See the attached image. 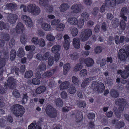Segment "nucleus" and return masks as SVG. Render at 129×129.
Segmentation results:
<instances>
[{"mask_svg": "<svg viewBox=\"0 0 129 129\" xmlns=\"http://www.w3.org/2000/svg\"><path fill=\"white\" fill-rule=\"evenodd\" d=\"M12 112L16 116L21 117L24 113V107L19 104L14 105L11 108Z\"/></svg>", "mask_w": 129, "mask_h": 129, "instance_id": "obj_1", "label": "nucleus"}, {"mask_svg": "<svg viewBox=\"0 0 129 129\" xmlns=\"http://www.w3.org/2000/svg\"><path fill=\"white\" fill-rule=\"evenodd\" d=\"M27 10L28 12L31 13L35 15H39L41 12L40 8L34 4L28 5L27 7Z\"/></svg>", "mask_w": 129, "mask_h": 129, "instance_id": "obj_2", "label": "nucleus"}, {"mask_svg": "<svg viewBox=\"0 0 129 129\" xmlns=\"http://www.w3.org/2000/svg\"><path fill=\"white\" fill-rule=\"evenodd\" d=\"M92 87L94 91H98L99 93H102L105 89L104 84L101 82H98L96 81L93 82Z\"/></svg>", "mask_w": 129, "mask_h": 129, "instance_id": "obj_3", "label": "nucleus"}, {"mask_svg": "<svg viewBox=\"0 0 129 129\" xmlns=\"http://www.w3.org/2000/svg\"><path fill=\"white\" fill-rule=\"evenodd\" d=\"M46 111L48 116L51 118H54L57 116V111L50 105L47 106Z\"/></svg>", "mask_w": 129, "mask_h": 129, "instance_id": "obj_4", "label": "nucleus"}, {"mask_svg": "<svg viewBox=\"0 0 129 129\" xmlns=\"http://www.w3.org/2000/svg\"><path fill=\"white\" fill-rule=\"evenodd\" d=\"M84 8V6L80 4H74L72 6L71 9L74 13H77L81 12Z\"/></svg>", "mask_w": 129, "mask_h": 129, "instance_id": "obj_5", "label": "nucleus"}, {"mask_svg": "<svg viewBox=\"0 0 129 129\" xmlns=\"http://www.w3.org/2000/svg\"><path fill=\"white\" fill-rule=\"evenodd\" d=\"M7 18L8 22L11 24L15 23L18 18L15 14L8 13Z\"/></svg>", "mask_w": 129, "mask_h": 129, "instance_id": "obj_6", "label": "nucleus"}, {"mask_svg": "<svg viewBox=\"0 0 129 129\" xmlns=\"http://www.w3.org/2000/svg\"><path fill=\"white\" fill-rule=\"evenodd\" d=\"M124 47L125 48L126 52L124 47L123 48H121V59L123 60H125L128 56H129V46Z\"/></svg>", "mask_w": 129, "mask_h": 129, "instance_id": "obj_7", "label": "nucleus"}, {"mask_svg": "<svg viewBox=\"0 0 129 129\" xmlns=\"http://www.w3.org/2000/svg\"><path fill=\"white\" fill-rule=\"evenodd\" d=\"M22 19L25 22V23L29 27L33 26V23L30 18L26 15H22L21 16Z\"/></svg>", "mask_w": 129, "mask_h": 129, "instance_id": "obj_8", "label": "nucleus"}, {"mask_svg": "<svg viewBox=\"0 0 129 129\" xmlns=\"http://www.w3.org/2000/svg\"><path fill=\"white\" fill-rule=\"evenodd\" d=\"M15 80L12 77L9 78L7 80V85L9 88L11 89H13L15 87Z\"/></svg>", "mask_w": 129, "mask_h": 129, "instance_id": "obj_9", "label": "nucleus"}, {"mask_svg": "<svg viewBox=\"0 0 129 129\" xmlns=\"http://www.w3.org/2000/svg\"><path fill=\"white\" fill-rule=\"evenodd\" d=\"M6 6L7 9L12 12L15 11L17 8V5L14 3H10L7 4Z\"/></svg>", "mask_w": 129, "mask_h": 129, "instance_id": "obj_10", "label": "nucleus"}, {"mask_svg": "<svg viewBox=\"0 0 129 129\" xmlns=\"http://www.w3.org/2000/svg\"><path fill=\"white\" fill-rule=\"evenodd\" d=\"M70 7V6L67 3H64L61 4L59 7L60 11L61 12L66 11Z\"/></svg>", "mask_w": 129, "mask_h": 129, "instance_id": "obj_11", "label": "nucleus"}, {"mask_svg": "<svg viewBox=\"0 0 129 129\" xmlns=\"http://www.w3.org/2000/svg\"><path fill=\"white\" fill-rule=\"evenodd\" d=\"M46 66L45 63L41 62L40 65L38 66L36 69L37 72H40L44 71L46 69Z\"/></svg>", "mask_w": 129, "mask_h": 129, "instance_id": "obj_12", "label": "nucleus"}, {"mask_svg": "<svg viewBox=\"0 0 129 129\" xmlns=\"http://www.w3.org/2000/svg\"><path fill=\"white\" fill-rule=\"evenodd\" d=\"M80 44L79 38H76L73 39V44L75 48L77 49H79L80 48Z\"/></svg>", "mask_w": 129, "mask_h": 129, "instance_id": "obj_13", "label": "nucleus"}, {"mask_svg": "<svg viewBox=\"0 0 129 129\" xmlns=\"http://www.w3.org/2000/svg\"><path fill=\"white\" fill-rule=\"evenodd\" d=\"M24 28V27L22 23L21 22L19 23L16 27V33L18 34L22 33Z\"/></svg>", "mask_w": 129, "mask_h": 129, "instance_id": "obj_14", "label": "nucleus"}, {"mask_svg": "<svg viewBox=\"0 0 129 129\" xmlns=\"http://www.w3.org/2000/svg\"><path fill=\"white\" fill-rule=\"evenodd\" d=\"M128 13V9L126 7H124L121 9V18L124 21H126L127 17L124 15H126Z\"/></svg>", "mask_w": 129, "mask_h": 129, "instance_id": "obj_15", "label": "nucleus"}, {"mask_svg": "<svg viewBox=\"0 0 129 129\" xmlns=\"http://www.w3.org/2000/svg\"><path fill=\"white\" fill-rule=\"evenodd\" d=\"M67 21L71 24L73 25H76L78 23L77 19L74 17L69 18L68 19Z\"/></svg>", "mask_w": 129, "mask_h": 129, "instance_id": "obj_16", "label": "nucleus"}, {"mask_svg": "<svg viewBox=\"0 0 129 129\" xmlns=\"http://www.w3.org/2000/svg\"><path fill=\"white\" fill-rule=\"evenodd\" d=\"M75 118L76 121L79 122L81 121L83 119V114L80 111H78L76 112Z\"/></svg>", "mask_w": 129, "mask_h": 129, "instance_id": "obj_17", "label": "nucleus"}, {"mask_svg": "<svg viewBox=\"0 0 129 129\" xmlns=\"http://www.w3.org/2000/svg\"><path fill=\"white\" fill-rule=\"evenodd\" d=\"M41 26L43 29L46 31H49L51 29V25L46 23H42Z\"/></svg>", "mask_w": 129, "mask_h": 129, "instance_id": "obj_18", "label": "nucleus"}, {"mask_svg": "<svg viewBox=\"0 0 129 129\" xmlns=\"http://www.w3.org/2000/svg\"><path fill=\"white\" fill-rule=\"evenodd\" d=\"M105 4L108 7H113L115 5V0H106Z\"/></svg>", "mask_w": 129, "mask_h": 129, "instance_id": "obj_19", "label": "nucleus"}, {"mask_svg": "<svg viewBox=\"0 0 129 129\" xmlns=\"http://www.w3.org/2000/svg\"><path fill=\"white\" fill-rule=\"evenodd\" d=\"M46 89V88L44 86H42L38 87L35 91L36 93L37 94H40L44 92Z\"/></svg>", "mask_w": 129, "mask_h": 129, "instance_id": "obj_20", "label": "nucleus"}, {"mask_svg": "<svg viewBox=\"0 0 129 129\" xmlns=\"http://www.w3.org/2000/svg\"><path fill=\"white\" fill-rule=\"evenodd\" d=\"M70 85V83L69 82H64L60 85L59 88L60 90H63L68 88Z\"/></svg>", "mask_w": 129, "mask_h": 129, "instance_id": "obj_21", "label": "nucleus"}, {"mask_svg": "<svg viewBox=\"0 0 129 129\" xmlns=\"http://www.w3.org/2000/svg\"><path fill=\"white\" fill-rule=\"evenodd\" d=\"M94 63V61L91 58H88L85 59V63L88 67L92 66Z\"/></svg>", "mask_w": 129, "mask_h": 129, "instance_id": "obj_22", "label": "nucleus"}, {"mask_svg": "<svg viewBox=\"0 0 129 129\" xmlns=\"http://www.w3.org/2000/svg\"><path fill=\"white\" fill-rule=\"evenodd\" d=\"M61 48V46L59 45H54L52 48L51 51L54 53L57 52Z\"/></svg>", "mask_w": 129, "mask_h": 129, "instance_id": "obj_23", "label": "nucleus"}, {"mask_svg": "<svg viewBox=\"0 0 129 129\" xmlns=\"http://www.w3.org/2000/svg\"><path fill=\"white\" fill-rule=\"evenodd\" d=\"M111 23L113 27L116 28L119 25V22L118 19L115 18L112 21Z\"/></svg>", "mask_w": 129, "mask_h": 129, "instance_id": "obj_24", "label": "nucleus"}, {"mask_svg": "<svg viewBox=\"0 0 129 129\" xmlns=\"http://www.w3.org/2000/svg\"><path fill=\"white\" fill-rule=\"evenodd\" d=\"M24 52L23 49L20 48L17 52V55L20 57H22L24 56Z\"/></svg>", "mask_w": 129, "mask_h": 129, "instance_id": "obj_25", "label": "nucleus"}, {"mask_svg": "<svg viewBox=\"0 0 129 129\" xmlns=\"http://www.w3.org/2000/svg\"><path fill=\"white\" fill-rule=\"evenodd\" d=\"M110 94L112 96L115 98L118 97L119 95L118 92L113 89L111 90Z\"/></svg>", "mask_w": 129, "mask_h": 129, "instance_id": "obj_26", "label": "nucleus"}, {"mask_svg": "<svg viewBox=\"0 0 129 129\" xmlns=\"http://www.w3.org/2000/svg\"><path fill=\"white\" fill-rule=\"evenodd\" d=\"M70 64L69 63H67L65 64L63 66V74L64 75H66L68 72L70 70Z\"/></svg>", "mask_w": 129, "mask_h": 129, "instance_id": "obj_27", "label": "nucleus"}, {"mask_svg": "<svg viewBox=\"0 0 129 129\" xmlns=\"http://www.w3.org/2000/svg\"><path fill=\"white\" fill-rule=\"evenodd\" d=\"M27 36L25 34H22L20 37V41L21 43L23 44H25L27 42Z\"/></svg>", "mask_w": 129, "mask_h": 129, "instance_id": "obj_28", "label": "nucleus"}, {"mask_svg": "<svg viewBox=\"0 0 129 129\" xmlns=\"http://www.w3.org/2000/svg\"><path fill=\"white\" fill-rule=\"evenodd\" d=\"M89 37L91 36L92 35V31L91 29H86L82 32Z\"/></svg>", "mask_w": 129, "mask_h": 129, "instance_id": "obj_29", "label": "nucleus"}, {"mask_svg": "<svg viewBox=\"0 0 129 129\" xmlns=\"http://www.w3.org/2000/svg\"><path fill=\"white\" fill-rule=\"evenodd\" d=\"M2 38L6 41H8L10 39L9 35L6 33H2L1 34Z\"/></svg>", "mask_w": 129, "mask_h": 129, "instance_id": "obj_30", "label": "nucleus"}, {"mask_svg": "<svg viewBox=\"0 0 129 129\" xmlns=\"http://www.w3.org/2000/svg\"><path fill=\"white\" fill-rule=\"evenodd\" d=\"M52 71H48L44 73L42 75V77L45 78L48 77H50L52 75Z\"/></svg>", "mask_w": 129, "mask_h": 129, "instance_id": "obj_31", "label": "nucleus"}, {"mask_svg": "<svg viewBox=\"0 0 129 129\" xmlns=\"http://www.w3.org/2000/svg\"><path fill=\"white\" fill-rule=\"evenodd\" d=\"M55 103L56 105L58 107H61L62 106L63 102L60 98H57L55 100Z\"/></svg>", "mask_w": 129, "mask_h": 129, "instance_id": "obj_32", "label": "nucleus"}, {"mask_svg": "<svg viewBox=\"0 0 129 129\" xmlns=\"http://www.w3.org/2000/svg\"><path fill=\"white\" fill-rule=\"evenodd\" d=\"M33 75V72L31 70L28 71L25 73L24 77L26 78H30Z\"/></svg>", "mask_w": 129, "mask_h": 129, "instance_id": "obj_33", "label": "nucleus"}, {"mask_svg": "<svg viewBox=\"0 0 129 129\" xmlns=\"http://www.w3.org/2000/svg\"><path fill=\"white\" fill-rule=\"evenodd\" d=\"M65 27V25L64 24L60 23L57 26L56 29L59 31H61L63 30Z\"/></svg>", "mask_w": 129, "mask_h": 129, "instance_id": "obj_34", "label": "nucleus"}, {"mask_svg": "<svg viewBox=\"0 0 129 129\" xmlns=\"http://www.w3.org/2000/svg\"><path fill=\"white\" fill-rule=\"evenodd\" d=\"M16 53L15 50L12 49L11 51L10 54V57L12 60H14L15 58Z\"/></svg>", "mask_w": 129, "mask_h": 129, "instance_id": "obj_35", "label": "nucleus"}, {"mask_svg": "<svg viewBox=\"0 0 129 129\" xmlns=\"http://www.w3.org/2000/svg\"><path fill=\"white\" fill-rule=\"evenodd\" d=\"M6 62V61L4 58H0V69L2 68L5 66Z\"/></svg>", "mask_w": 129, "mask_h": 129, "instance_id": "obj_36", "label": "nucleus"}, {"mask_svg": "<svg viewBox=\"0 0 129 129\" xmlns=\"http://www.w3.org/2000/svg\"><path fill=\"white\" fill-rule=\"evenodd\" d=\"M82 66L81 63H77L74 67V71L75 72L79 71L82 69Z\"/></svg>", "mask_w": 129, "mask_h": 129, "instance_id": "obj_37", "label": "nucleus"}, {"mask_svg": "<svg viewBox=\"0 0 129 129\" xmlns=\"http://www.w3.org/2000/svg\"><path fill=\"white\" fill-rule=\"evenodd\" d=\"M89 81V79L88 78L85 79L83 81L81 85L82 87L84 88L88 85V83Z\"/></svg>", "mask_w": 129, "mask_h": 129, "instance_id": "obj_38", "label": "nucleus"}, {"mask_svg": "<svg viewBox=\"0 0 129 129\" xmlns=\"http://www.w3.org/2000/svg\"><path fill=\"white\" fill-rule=\"evenodd\" d=\"M81 16L83 18L82 20L86 21L88 19L89 14L86 12H84L81 14Z\"/></svg>", "mask_w": 129, "mask_h": 129, "instance_id": "obj_39", "label": "nucleus"}, {"mask_svg": "<svg viewBox=\"0 0 129 129\" xmlns=\"http://www.w3.org/2000/svg\"><path fill=\"white\" fill-rule=\"evenodd\" d=\"M89 38L88 37L85 35L83 33H81L80 35V38L82 41H86Z\"/></svg>", "mask_w": 129, "mask_h": 129, "instance_id": "obj_40", "label": "nucleus"}, {"mask_svg": "<svg viewBox=\"0 0 129 129\" xmlns=\"http://www.w3.org/2000/svg\"><path fill=\"white\" fill-rule=\"evenodd\" d=\"M72 82L76 85H78L79 84V81L78 78L75 77L73 76L72 78Z\"/></svg>", "mask_w": 129, "mask_h": 129, "instance_id": "obj_41", "label": "nucleus"}, {"mask_svg": "<svg viewBox=\"0 0 129 129\" xmlns=\"http://www.w3.org/2000/svg\"><path fill=\"white\" fill-rule=\"evenodd\" d=\"M127 103V102L126 100L121 98V111L124 110V108L125 107Z\"/></svg>", "mask_w": 129, "mask_h": 129, "instance_id": "obj_42", "label": "nucleus"}, {"mask_svg": "<svg viewBox=\"0 0 129 129\" xmlns=\"http://www.w3.org/2000/svg\"><path fill=\"white\" fill-rule=\"evenodd\" d=\"M87 74V71L86 69H83L81 70L79 74L81 77H84L86 76Z\"/></svg>", "mask_w": 129, "mask_h": 129, "instance_id": "obj_43", "label": "nucleus"}, {"mask_svg": "<svg viewBox=\"0 0 129 129\" xmlns=\"http://www.w3.org/2000/svg\"><path fill=\"white\" fill-rule=\"evenodd\" d=\"M78 33V29L76 27L73 28L71 31V34L74 37L77 36Z\"/></svg>", "mask_w": 129, "mask_h": 129, "instance_id": "obj_44", "label": "nucleus"}, {"mask_svg": "<svg viewBox=\"0 0 129 129\" xmlns=\"http://www.w3.org/2000/svg\"><path fill=\"white\" fill-rule=\"evenodd\" d=\"M68 91L70 94H73L76 92V90L74 86H72L69 89Z\"/></svg>", "mask_w": 129, "mask_h": 129, "instance_id": "obj_45", "label": "nucleus"}, {"mask_svg": "<svg viewBox=\"0 0 129 129\" xmlns=\"http://www.w3.org/2000/svg\"><path fill=\"white\" fill-rule=\"evenodd\" d=\"M48 2L47 0H39V3L40 5L45 7L47 5Z\"/></svg>", "mask_w": 129, "mask_h": 129, "instance_id": "obj_46", "label": "nucleus"}, {"mask_svg": "<svg viewBox=\"0 0 129 129\" xmlns=\"http://www.w3.org/2000/svg\"><path fill=\"white\" fill-rule=\"evenodd\" d=\"M60 21L59 19H55L52 21L51 22V24L52 25H57Z\"/></svg>", "mask_w": 129, "mask_h": 129, "instance_id": "obj_47", "label": "nucleus"}, {"mask_svg": "<svg viewBox=\"0 0 129 129\" xmlns=\"http://www.w3.org/2000/svg\"><path fill=\"white\" fill-rule=\"evenodd\" d=\"M129 75V73L127 71L124 70L123 72H121V77L123 78L126 79L128 77Z\"/></svg>", "mask_w": 129, "mask_h": 129, "instance_id": "obj_48", "label": "nucleus"}, {"mask_svg": "<svg viewBox=\"0 0 129 129\" xmlns=\"http://www.w3.org/2000/svg\"><path fill=\"white\" fill-rule=\"evenodd\" d=\"M78 54L76 52H74L73 54L70 55V56L73 60H75L79 57Z\"/></svg>", "mask_w": 129, "mask_h": 129, "instance_id": "obj_49", "label": "nucleus"}, {"mask_svg": "<svg viewBox=\"0 0 129 129\" xmlns=\"http://www.w3.org/2000/svg\"><path fill=\"white\" fill-rule=\"evenodd\" d=\"M51 55L49 53L47 52L45 53L42 56V60H46L49 58Z\"/></svg>", "mask_w": 129, "mask_h": 129, "instance_id": "obj_50", "label": "nucleus"}, {"mask_svg": "<svg viewBox=\"0 0 129 129\" xmlns=\"http://www.w3.org/2000/svg\"><path fill=\"white\" fill-rule=\"evenodd\" d=\"M54 57L53 56H50L48 58V62L49 66H52L54 62Z\"/></svg>", "mask_w": 129, "mask_h": 129, "instance_id": "obj_51", "label": "nucleus"}, {"mask_svg": "<svg viewBox=\"0 0 129 129\" xmlns=\"http://www.w3.org/2000/svg\"><path fill=\"white\" fill-rule=\"evenodd\" d=\"M46 38L47 40L50 41H53L55 39L54 37L51 34L47 35L46 36Z\"/></svg>", "mask_w": 129, "mask_h": 129, "instance_id": "obj_52", "label": "nucleus"}, {"mask_svg": "<svg viewBox=\"0 0 129 129\" xmlns=\"http://www.w3.org/2000/svg\"><path fill=\"white\" fill-rule=\"evenodd\" d=\"M78 105L79 107L84 108L86 106L85 103L84 101H79L78 102Z\"/></svg>", "mask_w": 129, "mask_h": 129, "instance_id": "obj_53", "label": "nucleus"}, {"mask_svg": "<svg viewBox=\"0 0 129 129\" xmlns=\"http://www.w3.org/2000/svg\"><path fill=\"white\" fill-rule=\"evenodd\" d=\"M32 83L35 85H39L40 83V80L36 78H33L32 80Z\"/></svg>", "mask_w": 129, "mask_h": 129, "instance_id": "obj_54", "label": "nucleus"}, {"mask_svg": "<svg viewBox=\"0 0 129 129\" xmlns=\"http://www.w3.org/2000/svg\"><path fill=\"white\" fill-rule=\"evenodd\" d=\"M38 43L40 46L42 47L44 46L45 45V41L42 39H41L39 40Z\"/></svg>", "mask_w": 129, "mask_h": 129, "instance_id": "obj_55", "label": "nucleus"}, {"mask_svg": "<svg viewBox=\"0 0 129 129\" xmlns=\"http://www.w3.org/2000/svg\"><path fill=\"white\" fill-rule=\"evenodd\" d=\"M13 94L14 96L16 98H19L20 96V94L16 89H15L13 90Z\"/></svg>", "mask_w": 129, "mask_h": 129, "instance_id": "obj_56", "label": "nucleus"}, {"mask_svg": "<svg viewBox=\"0 0 129 129\" xmlns=\"http://www.w3.org/2000/svg\"><path fill=\"white\" fill-rule=\"evenodd\" d=\"M56 84L55 82L53 81H51L49 82L48 86L49 87L52 88L54 87Z\"/></svg>", "mask_w": 129, "mask_h": 129, "instance_id": "obj_57", "label": "nucleus"}, {"mask_svg": "<svg viewBox=\"0 0 129 129\" xmlns=\"http://www.w3.org/2000/svg\"><path fill=\"white\" fill-rule=\"evenodd\" d=\"M99 11V9L97 7L94 8L93 10L92 14L94 16H96Z\"/></svg>", "mask_w": 129, "mask_h": 129, "instance_id": "obj_58", "label": "nucleus"}, {"mask_svg": "<svg viewBox=\"0 0 129 129\" xmlns=\"http://www.w3.org/2000/svg\"><path fill=\"white\" fill-rule=\"evenodd\" d=\"M7 122L4 119H0V126L3 127L5 126L6 125Z\"/></svg>", "mask_w": 129, "mask_h": 129, "instance_id": "obj_59", "label": "nucleus"}, {"mask_svg": "<svg viewBox=\"0 0 129 129\" xmlns=\"http://www.w3.org/2000/svg\"><path fill=\"white\" fill-rule=\"evenodd\" d=\"M23 96L22 98V101L24 103L26 102L28 100V96L27 95V93L23 94Z\"/></svg>", "mask_w": 129, "mask_h": 129, "instance_id": "obj_60", "label": "nucleus"}, {"mask_svg": "<svg viewBox=\"0 0 129 129\" xmlns=\"http://www.w3.org/2000/svg\"><path fill=\"white\" fill-rule=\"evenodd\" d=\"M31 41L33 43L36 45L38 43V39L37 37H34L33 38Z\"/></svg>", "mask_w": 129, "mask_h": 129, "instance_id": "obj_61", "label": "nucleus"}, {"mask_svg": "<svg viewBox=\"0 0 129 129\" xmlns=\"http://www.w3.org/2000/svg\"><path fill=\"white\" fill-rule=\"evenodd\" d=\"M102 51V50L100 46L96 47L95 49V52L96 53H100Z\"/></svg>", "mask_w": 129, "mask_h": 129, "instance_id": "obj_62", "label": "nucleus"}, {"mask_svg": "<svg viewBox=\"0 0 129 129\" xmlns=\"http://www.w3.org/2000/svg\"><path fill=\"white\" fill-rule=\"evenodd\" d=\"M60 56V55L59 53L58 52L55 53L54 56L55 61H57L59 59Z\"/></svg>", "mask_w": 129, "mask_h": 129, "instance_id": "obj_63", "label": "nucleus"}, {"mask_svg": "<svg viewBox=\"0 0 129 129\" xmlns=\"http://www.w3.org/2000/svg\"><path fill=\"white\" fill-rule=\"evenodd\" d=\"M107 25L106 23L104 22L103 23L101 27V28L103 31H106L107 30Z\"/></svg>", "mask_w": 129, "mask_h": 129, "instance_id": "obj_64", "label": "nucleus"}]
</instances>
